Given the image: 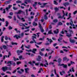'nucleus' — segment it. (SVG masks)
Returning a JSON list of instances; mask_svg holds the SVG:
<instances>
[{
    "mask_svg": "<svg viewBox=\"0 0 77 77\" xmlns=\"http://www.w3.org/2000/svg\"><path fill=\"white\" fill-rule=\"evenodd\" d=\"M62 37L60 36L59 38V39H58V41H59V42H61V41L60 40H62Z\"/></svg>",
    "mask_w": 77,
    "mask_h": 77,
    "instance_id": "22",
    "label": "nucleus"
},
{
    "mask_svg": "<svg viewBox=\"0 0 77 77\" xmlns=\"http://www.w3.org/2000/svg\"><path fill=\"white\" fill-rule=\"evenodd\" d=\"M13 8L14 10H17L18 9V8H15V7H13Z\"/></svg>",
    "mask_w": 77,
    "mask_h": 77,
    "instance_id": "45",
    "label": "nucleus"
},
{
    "mask_svg": "<svg viewBox=\"0 0 77 77\" xmlns=\"http://www.w3.org/2000/svg\"><path fill=\"white\" fill-rule=\"evenodd\" d=\"M54 4L55 5H58V3L57 2V1L54 0Z\"/></svg>",
    "mask_w": 77,
    "mask_h": 77,
    "instance_id": "21",
    "label": "nucleus"
},
{
    "mask_svg": "<svg viewBox=\"0 0 77 77\" xmlns=\"http://www.w3.org/2000/svg\"><path fill=\"white\" fill-rule=\"evenodd\" d=\"M6 57L7 58L8 57H7V55H5V56H4L3 57V60H5V57Z\"/></svg>",
    "mask_w": 77,
    "mask_h": 77,
    "instance_id": "57",
    "label": "nucleus"
},
{
    "mask_svg": "<svg viewBox=\"0 0 77 77\" xmlns=\"http://www.w3.org/2000/svg\"><path fill=\"white\" fill-rule=\"evenodd\" d=\"M66 36H67V37H68V38H69L70 37H71L72 35L71 34H69L68 33H66Z\"/></svg>",
    "mask_w": 77,
    "mask_h": 77,
    "instance_id": "10",
    "label": "nucleus"
},
{
    "mask_svg": "<svg viewBox=\"0 0 77 77\" xmlns=\"http://www.w3.org/2000/svg\"><path fill=\"white\" fill-rule=\"evenodd\" d=\"M25 71L26 73H29V72H28V71L29 70V68H26L25 69Z\"/></svg>",
    "mask_w": 77,
    "mask_h": 77,
    "instance_id": "17",
    "label": "nucleus"
},
{
    "mask_svg": "<svg viewBox=\"0 0 77 77\" xmlns=\"http://www.w3.org/2000/svg\"><path fill=\"white\" fill-rule=\"evenodd\" d=\"M3 47L4 48V49H6V48H7V47L6 46H5V45H4L3 46Z\"/></svg>",
    "mask_w": 77,
    "mask_h": 77,
    "instance_id": "49",
    "label": "nucleus"
},
{
    "mask_svg": "<svg viewBox=\"0 0 77 77\" xmlns=\"http://www.w3.org/2000/svg\"><path fill=\"white\" fill-rule=\"evenodd\" d=\"M54 72H55V74L57 75V77H59V75L56 74V69H54Z\"/></svg>",
    "mask_w": 77,
    "mask_h": 77,
    "instance_id": "35",
    "label": "nucleus"
},
{
    "mask_svg": "<svg viewBox=\"0 0 77 77\" xmlns=\"http://www.w3.org/2000/svg\"><path fill=\"white\" fill-rule=\"evenodd\" d=\"M12 62H13L12 61H9L7 63V64H10V65H12Z\"/></svg>",
    "mask_w": 77,
    "mask_h": 77,
    "instance_id": "25",
    "label": "nucleus"
},
{
    "mask_svg": "<svg viewBox=\"0 0 77 77\" xmlns=\"http://www.w3.org/2000/svg\"><path fill=\"white\" fill-rule=\"evenodd\" d=\"M2 69L4 72H6V70H8V67L7 66H5V67H3Z\"/></svg>",
    "mask_w": 77,
    "mask_h": 77,
    "instance_id": "4",
    "label": "nucleus"
},
{
    "mask_svg": "<svg viewBox=\"0 0 77 77\" xmlns=\"http://www.w3.org/2000/svg\"><path fill=\"white\" fill-rule=\"evenodd\" d=\"M12 5H9L8 6V7L6 8V11H8L9 9H11V7H12Z\"/></svg>",
    "mask_w": 77,
    "mask_h": 77,
    "instance_id": "11",
    "label": "nucleus"
},
{
    "mask_svg": "<svg viewBox=\"0 0 77 77\" xmlns=\"http://www.w3.org/2000/svg\"><path fill=\"white\" fill-rule=\"evenodd\" d=\"M47 4V3H44L43 4V5H41L40 6V8H44L45 7V6Z\"/></svg>",
    "mask_w": 77,
    "mask_h": 77,
    "instance_id": "15",
    "label": "nucleus"
},
{
    "mask_svg": "<svg viewBox=\"0 0 77 77\" xmlns=\"http://www.w3.org/2000/svg\"><path fill=\"white\" fill-rule=\"evenodd\" d=\"M45 62H46L45 64L47 65V66H48V62H47V61L46 60H45Z\"/></svg>",
    "mask_w": 77,
    "mask_h": 77,
    "instance_id": "53",
    "label": "nucleus"
},
{
    "mask_svg": "<svg viewBox=\"0 0 77 77\" xmlns=\"http://www.w3.org/2000/svg\"><path fill=\"white\" fill-rule=\"evenodd\" d=\"M5 23L6 25H5V26H6V27H8V24H9V23H8V21H6Z\"/></svg>",
    "mask_w": 77,
    "mask_h": 77,
    "instance_id": "29",
    "label": "nucleus"
},
{
    "mask_svg": "<svg viewBox=\"0 0 77 77\" xmlns=\"http://www.w3.org/2000/svg\"><path fill=\"white\" fill-rule=\"evenodd\" d=\"M10 15L12 16L13 15H14V13H13V12H10L9 13Z\"/></svg>",
    "mask_w": 77,
    "mask_h": 77,
    "instance_id": "55",
    "label": "nucleus"
},
{
    "mask_svg": "<svg viewBox=\"0 0 77 77\" xmlns=\"http://www.w3.org/2000/svg\"><path fill=\"white\" fill-rule=\"evenodd\" d=\"M61 61H62V59H61V58H59L58 59V60L57 61V62L58 63H60V62Z\"/></svg>",
    "mask_w": 77,
    "mask_h": 77,
    "instance_id": "28",
    "label": "nucleus"
},
{
    "mask_svg": "<svg viewBox=\"0 0 77 77\" xmlns=\"http://www.w3.org/2000/svg\"><path fill=\"white\" fill-rule=\"evenodd\" d=\"M19 58L20 59H21L23 58V56L22 55L20 56L19 57Z\"/></svg>",
    "mask_w": 77,
    "mask_h": 77,
    "instance_id": "61",
    "label": "nucleus"
},
{
    "mask_svg": "<svg viewBox=\"0 0 77 77\" xmlns=\"http://www.w3.org/2000/svg\"><path fill=\"white\" fill-rule=\"evenodd\" d=\"M31 9H32V8L31 7H30V8L29 9V12H30V11H31Z\"/></svg>",
    "mask_w": 77,
    "mask_h": 77,
    "instance_id": "54",
    "label": "nucleus"
},
{
    "mask_svg": "<svg viewBox=\"0 0 77 77\" xmlns=\"http://www.w3.org/2000/svg\"><path fill=\"white\" fill-rule=\"evenodd\" d=\"M58 26H62V23L60 22L58 23Z\"/></svg>",
    "mask_w": 77,
    "mask_h": 77,
    "instance_id": "43",
    "label": "nucleus"
},
{
    "mask_svg": "<svg viewBox=\"0 0 77 77\" xmlns=\"http://www.w3.org/2000/svg\"><path fill=\"white\" fill-rule=\"evenodd\" d=\"M11 53L10 52H8V57H9V56H11Z\"/></svg>",
    "mask_w": 77,
    "mask_h": 77,
    "instance_id": "44",
    "label": "nucleus"
},
{
    "mask_svg": "<svg viewBox=\"0 0 77 77\" xmlns=\"http://www.w3.org/2000/svg\"><path fill=\"white\" fill-rule=\"evenodd\" d=\"M32 25L33 26H36L38 24L37 23L35 22H33L32 23Z\"/></svg>",
    "mask_w": 77,
    "mask_h": 77,
    "instance_id": "16",
    "label": "nucleus"
},
{
    "mask_svg": "<svg viewBox=\"0 0 77 77\" xmlns=\"http://www.w3.org/2000/svg\"><path fill=\"white\" fill-rule=\"evenodd\" d=\"M51 77H54V74L53 73H52L50 75Z\"/></svg>",
    "mask_w": 77,
    "mask_h": 77,
    "instance_id": "63",
    "label": "nucleus"
},
{
    "mask_svg": "<svg viewBox=\"0 0 77 77\" xmlns=\"http://www.w3.org/2000/svg\"><path fill=\"white\" fill-rule=\"evenodd\" d=\"M71 13H69V17L67 18V20H69L70 18H71Z\"/></svg>",
    "mask_w": 77,
    "mask_h": 77,
    "instance_id": "33",
    "label": "nucleus"
},
{
    "mask_svg": "<svg viewBox=\"0 0 77 77\" xmlns=\"http://www.w3.org/2000/svg\"><path fill=\"white\" fill-rule=\"evenodd\" d=\"M39 53V54H40L41 56H44V54H43L42 52L40 51Z\"/></svg>",
    "mask_w": 77,
    "mask_h": 77,
    "instance_id": "42",
    "label": "nucleus"
},
{
    "mask_svg": "<svg viewBox=\"0 0 77 77\" xmlns=\"http://www.w3.org/2000/svg\"><path fill=\"white\" fill-rule=\"evenodd\" d=\"M37 50V49H33L32 52L33 53H34V54H35V53H36L35 51H36Z\"/></svg>",
    "mask_w": 77,
    "mask_h": 77,
    "instance_id": "20",
    "label": "nucleus"
},
{
    "mask_svg": "<svg viewBox=\"0 0 77 77\" xmlns=\"http://www.w3.org/2000/svg\"><path fill=\"white\" fill-rule=\"evenodd\" d=\"M17 72L18 73H19V74H22V73H23L22 72H21L20 71H17Z\"/></svg>",
    "mask_w": 77,
    "mask_h": 77,
    "instance_id": "58",
    "label": "nucleus"
},
{
    "mask_svg": "<svg viewBox=\"0 0 77 77\" xmlns=\"http://www.w3.org/2000/svg\"><path fill=\"white\" fill-rule=\"evenodd\" d=\"M66 59H67V57H66L63 58V60H66Z\"/></svg>",
    "mask_w": 77,
    "mask_h": 77,
    "instance_id": "52",
    "label": "nucleus"
},
{
    "mask_svg": "<svg viewBox=\"0 0 77 77\" xmlns=\"http://www.w3.org/2000/svg\"><path fill=\"white\" fill-rule=\"evenodd\" d=\"M36 36H37V35L35 34H33V35L32 36V40L33 41H34L35 43V44H36V42L35 41V39H36Z\"/></svg>",
    "mask_w": 77,
    "mask_h": 77,
    "instance_id": "2",
    "label": "nucleus"
},
{
    "mask_svg": "<svg viewBox=\"0 0 77 77\" xmlns=\"http://www.w3.org/2000/svg\"><path fill=\"white\" fill-rule=\"evenodd\" d=\"M32 15H35V13L34 12L33 13V12H32L30 13V15H32Z\"/></svg>",
    "mask_w": 77,
    "mask_h": 77,
    "instance_id": "56",
    "label": "nucleus"
},
{
    "mask_svg": "<svg viewBox=\"0 0 77 77\" xmlns=\"http://www.w3.org/2000/svg\"><path fill=\"white\" fill-rule=\"evenodd\" d=\"M19 25L20 26H26V25L24 24L20 23H19Z\"/></svg>",
    "mask_w": 77,
    "mask_h": 77,
    "instance_id": "23",
    "label": "nucleus"
},
{
    "mask_svg": "<svg viewBox=\"0 0 77 77\" xmlns=\"http://www.w3.org/2000/svg\"><path fill=\"white\" fill-rule=\"evenodd\" d=\"M24 27H25V29H29V28H30V26H26V25L25 26H24Z\"/></svg>",
    "mask_w": 77,
    "mask_h": 77,
    "instance_id": "46",
    "label": "nucleus"
},
{
    "mask_svg": "<svg viewBox=\"0 0 77 77\" xmlns=\"http://www.w3.org/2000/svg\"><path fill=\"white\" fill-rule=\"evenodd\" d=\"M69 31L71 34H73V33H74V31H73L71 29H69Z\"/></svg>",
    "mask_w": 77,
    "mask_h": 77,
    "instance_id": "14",
    "label": "nucleus"
},
{
    "mask_svg": "<svg viewBox=\"0 0 77 77\" xmlns=\"http://www.w3.org/2000/svg\"><path fill=\"white\" fill-rule=\"evenodd\" d=\"M71 69L72 71V72H74V67H72L71 69H70L69 70V71L68 72V73L69 74L70 73V72H72V71H71Z\"/></svg>",
    "mask_w": 77,
    "mask_h": 77,
    "instance_id": "6",
    "label": "nucleus"
},
{
    "mask_svg": "<svg viewBox=\"0 0 77 77\" xmlns=\"http://www.w3.org/2000/svg\"><path fill=\"white\" fill-rule=\"evenodd\" d=\"M63 5L66 7V6H68V5H69V2H66L63 4Z\"/></svg>",
    "mask_w": 77,
    "mask_h": 77,
    "instance_id": "9",
    "label": "nucleus"
},
{
    "mask_svg": "<svg viewBox=\"0 0 77 77\" xmlns=\"http://www.w3.org/2000/svg\"><path fill=\"white\" fill-rule=\"evenodd\" d=\"M5 38V36H2V38H1V42H3V38Z\"/></svg>",
    "mask_w": 77,
    "mask_h": 77,
    "instance_id": "36",
    "label": "nucleus"
},
{
    "mask_svg": "<svg viewBox=\"0 0 77 77\" xmlns=\"http://www.w3.org/2000/svg\"><path fill=\"white\" fill-rule=\"evenodd\" d=\"M25 50L26 51H28V53H30V52H31V51H32V50L31 49L29 50L26 49Z\"/></svg>",
    "mask_w": 77,
    "mask_h": 77,
    "instance_id": "38",
    "label": "nucleus"
},
{
    "mask_svg": "<svg viewBox=\"0 0 77 77\" xmlns=\"http://www.w3.org/2000/svg\"><path fill=\"white\" fill-rule=\"evenodd\" d=\"M69 24L71 26H72V25L73 24V22H72V21L71 20V22L69 23Z\"/></svg>",
    "mask_w": 77,
    "mask_h": 77,
    "instance_id": "34",
    "label": "nucleus"
},
{
    "mask_svg": "<svg viewBox=\"0 0 77 77\" xmlns=\"http://www.w3.org/2000/svg\"><path fill=\"white\" fill-rule=\"evenodd\" d=\"M49 42H50V44H51V42H53V40H52L51 39H49V41H48Z\"/></svg>",
    "mask_w": 77,
    "mask_h": 77,
    "instance_id": "39",
    "label": "nucleus"
},
{
    "mask_svg": "<svg viewBox=\"0 0 77 77\" xmlns=\"http://www.w3.org/2000/svg\"><path fill=\"white\" fill-rule=\"evenodd\" d=\"M77 10L75 11L74 12H73V14L74 15H75V14H77Z\"/></svg>",
    "mask_w": 77,
    "mask_h": 77,
    "instance_id": "51",
    "label": "nucleus"
},
{
    "mask_svg": "<svg viewBox=\"0 0 77 77\" xmlns=\"http://www.w3.org/2000/svg\"><path fill=\"white\" fill-rule=\"evenodd\" d=\"M48 14V13H46V14L45 15V17L44 19L45 20H47L48 19V17H47V15Z\"/></svg>",
    "mask_w": 77,
    "mask_h": 77,
    "instance_id": "13",
    "label": "nucleus"
},
{
    "mask_svg": "<svg viewBox=\"0 0 77 77\" xmlns=\"http://www.w3.org/2000/svg\"><path fill=\"white\" fill-rule=\"evenodd\" d=\"M16 3H17V4H18V3H21L22 2H21V1L20 0H18L16 1Z\"/></svg>",
    "mask_w": 77,
    "mask_h": 77,
    "instance_id": "27",
    "label": "nucleus"
},
{
    "mask_svg": "<svg viewBox=\"0 0 77 77\" xmlns=\"http://www.w3.org/2000/svg\"><path fill=\"white\" fill-rule=\"evenodd\" d=\"M25 12L21 10H19L18 12L17 13V14H24Z\"/></svg>",
    "mask_w": 77,
    "mask_h": 77,
    "instance_id": "5",
    "label": "nucleus"
},
{
    "mask_svg": "<svg viewBox=\"0 0 77 77\" xmlns=\"http://www.w3.org/2000/svg\"><path fill=\"white\" fill-rule=\"evenodd\" d=\"M6 73L7 74H11V72L9 71H7L6 72Z\"/></svg>",
    "mask_w": 77,
    "mask_h": 77,
    "instance_id": "59",
    "label": "nucleus"
},
{
    "mask_svg": "<svg viewBox=\"0 0 77 77\" xmlns=\"http://www.w3.org/2000/svg\"><path fill=\"white\" fill-rule=\"evenodd\" d=\"M42 42H41L39 43H37V44H38V45H41V44H42Z\"/></svg>",
    "mask_w": 77,
    "mask_h": 77,
    "instance_id": "50",
    "label": "nucleus"
},
{
    "mask_svg": "<svg viewBox=\"0 0 77 77\" xmlns=\"http://www.w3.org/2000/svg\"><path fill=\"white\" fill-rule=\"evenodd\" d=\"M17 53H18V54H19L20 53H23V51L22 50H17Z\"/></svg>",
    "mask_w": 77,
    "mask_h": 77,
    "instance_id": "12",
    "label": "nucleus"
},
{
    "mask_svg": "<svg viewBox=\"0 0 77 77\" xmlns=\"http://www.w3.org/2000/svg\"><path fill=\"white\" fill-rule=\"evenodd\" d=\"M21 20L22 21H23V22H25V21H26V20H24V19L23 18H21Z\"/></svg>",
    "mask_w": 77,
    "mask_h": 77,
    "instance_id": "48",
    "label": "nucleus"
},
{
    "mask_svg": "<svg viewBox=\"0 0 77 77\" xmlns=\"http://www.w3.org/2000/svg\"><path fill=\"white\" fill-rule=\"evenodd\" d=\"M9 3H11V1H6L5 2V4H6V5H8V4H9Z\"/></svg>",
    "mask_w": 77,
    "mask_h": 77,
    "instance_id": "26",
    "label": "nucleus"
},
{
    "mask_svg": "<svg viewBox=\"0 0 77 77\" xmlns=\"http://www.w3.org/2000/svg\"><path fill=\"white\" fill-rule=\"evenodd\" d=\"M59 7L58 8L57 7H55L54 8V10L56 12H57V11H59Z\"/></svg>",
    "mask_w": 77,
    "mask_h": 77,
    "instance_id": "19",
    "label": "nucleus"
},
{
    "mask_svg": "<svg viewBox=\"0 0 77 77\" xmlns=\"http://www.w3.org/2000/svg\"><path fill=\"white\" fill-rule=\"evenodd\" d=\"M23 36H24V33L22 32L21 33L20 35H15L13 37L14 38H16V39H18L19 38H22Z\"/></svg>",
    "mask_w": 77,
    "mask_h": 77,
    "instance_id": "1",
    "label": "nucleus"
},
{
    "mask_svg": "<svg viewBox=\"0 0 77 77\" xmlns=\"http://www.w3.org/2000/svg\"><path fill=\"white\" fill-rule=\"evenodd\" d=\"M63 17H62V16L60 15V16H59L58 17V18H61V19H62L64 17H63Z\"/></svg>",
    "mask_w": 77,
    "mask_h": 77,
    "instance_id": "31",
    "label": "nucleus"
},
{
    "mask_svg": "<svg viewBox=\"0 0 77 77\" xmlns=\"http://www.w3.org/2000/svg\"><path fill=\"white\" fill-rule=\"evenodd\" d=\"M69 41L71 43H74L75 42V41L72 39H69Z\"/></svg>",
    "mask_w": 77,
    "mask_h": 77,
    "instance_id": "8",
    "label": "nucleus"
},
{
    "mask_svg": "<svg viewBox=\"0 0 77 77\" xmlns=\"http://www.w3.org/2000/svg\"><path fill=\"white\" fill-rule=\"evenodd\" d=\"M25 47L26 48H28V49H29L30 48V45H28L27 46L25 45Z\"/></svg>",
    "mask_w": 77,
    "mask_h": 77,
    "instance_id": "24",
    "label": "nucleus"
},
{
    "mask_svg": "<svg viewBox=\"0 0 77 77\" xmlns=\"http://www.w3.org/2000/svg\"><path fill=\"white\" fill-rule=\"evenodd\" d=\"M54 32L55 34H57L59 33V29H57V31H54Z\"/></svg>",
    "mask_w": 77,
    "mask_h": 77,
    "instance_id": "18",
    "label": "nucleus"
},
{
    "mask_svg": "<svg viewBox=\"0 0 77 77\" xmlns=\"http://www.w3.org/2000/svg\"><path fill=\"white\" fill-rule=\"evenodd\" d=\"M50 44V43H47L45 44L46 45H49Z\"/></svg>",
    "mask_w": 77,
    "mask_h": 77,
    "instance_id": "60",
    "label": "nucleus"
},
{
    "mask_svg": "<svg viewBox=\"0 0 77 77\" xmlns=\"http://www.w3.org/2000/svg\"><path fill=\"white\" fill-rule=\"evenodd\" d=\"M31 77H35V76L33 74H32L31 75Z\"/></svg>",
    "mask_w": 77,
    "mask_h": 77,
    "instance_id": "64",
    "label": "nucleus"
},
{
    "mask_svg": "<svg viewBox=\"0 0 77 77\" xmlns=\"http://www.w3.org/2000/svg\"><path fill=\"white\" fill-rule=\"evenodd\" d=\"M42 59V57H41L40 55H38V58H37V61H40Z\"/></svg>",
    "mask_w": 77,
    "mask_h": 77,
    "instance_id": "7",
    "label": "nucleus"
},
{
    "mask_svg": "<svg viewBox=\"0 0 77 77\" xmlns=\"http://www.w3.org/2000/svg\"><path fill=\"white\" fill-rule=\"evenodd\" d=\"M45 50V49L44 48H43L41 49V51H44Z\"/></svg>",
    "mask_w": 77,
    "mask_h": 77,
    "instance_id": "62",
    "label": "nucleus"
},
{
    "mask_svg": "<svg viewBox=\"0 0 77 77\" xmlns=\"http://www.w3.org/2000/svg\"><path fill=\"white\" fill-rule=\"evenodd\" d=\"M57 21H58V20H57V19H54L53 20V22L54 23H56L57 22Z\"/></svg>",
    "mask_w": 77,
    "mask_h": 77,
    "instance_id": "30",
    "label": "nucleus"
},
{
    "mask_svg": "<svg viewBox=\"0 0 77 77\" xmlns=\"http://www.w3.org/2000/svg\"><path fill=\"white\" fill-rule=\"evenodd\" d=\"M48 34H52V30H50L48 32Z\"/></svg>",
    "mask_w": 77,
    "mask_h": 77,
    "instance_id": "41",
    "label": "nucleus"
},
{
    "mask_svg": "<svg viewBox=\"0 0 77 77\" xmlns=\"http://www.w3.org/2000/svg\"><path fill=\"white\" fill-rule=\"evenodd\" d=\"M63 68H67V65L66 64L64 65V64H63Z\"/></svg>",
    "mask_w": 77,
    "mask_h": 77,
    "instance_id": "40",
    "label": "nucleus"
},
{
    "mask_svg": "<svg viewBox=\"0 0 77 77\" xmlns=\"http://www.w3.org/2000/svg\"><path fill=\"white\" fill-rule=\"evenodd\" d=\"M11 44H12V45H17L18 43H17L16 42L14 43L13 42H12Z\"/></svg>",
    "mask_w": 77,
    "mask_h": 77,
    "instance_id": "37",
    "label": "nucleus"
},
{
    "mask_svg": "<svg viewBox=\"0 0 77 77\" xmlns=\"http://www.w3.org/2000/svg\"><path fill=\"white\" fill-rule=\"evenodd\" d=\"M39 27L40 29H41V31L42 32H44V29H43V28L41 26V25L40 24V23H39Z\"/></svg>",
    "mask_w": 77,
    "mask_h": 77,
    "instance_id": "3",
    "label": "nucleus"
},
{
    "mask_svg": "<svg viewBox=\"0 0 77 77\" xmlns=\"http://www.w3.org/2000/svg\"><path fill=\"white\" fill-rule=\"evenodd\" d=\"M0 21H2V22H4L5 21V19L2 18V19H0Z\"/></svg>",
    "mask_w": 77,
    "mask_h": 77,
    "instance_id": "47",
    "label": "nucleus"
},
{
    "mask_svg": "<svg viewBox=\"0 0 77 77\" xmlns=\"http://www.w3.org/2000/svg\"><path fill=\"white\" fill-rule=\"evenodd\" d=\"M37 2H35V4L33 5V7H35L37 5Z\"/></svg>",
    "mask_w": 77,
    "mask_h": 77,
    "instance_id": "32",
    "label": "nucleus"
}]
</instances>
